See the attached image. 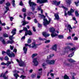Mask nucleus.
Masks as SVG:
<instances>
[{"label": "nucleus", "mask_w": 79, "mask_h": 79, "mask_svg": "<svg viewBox=\"0 0 79 79\" xmlns=\"http://www.w3.org/2000/svg\"><path fill=\"white\" fill-rule=\"evenodd\" d=\"M45 15L47 18H48L49 21H48L47 19H45V16H44V15H41L40 14H39V17L40 18V19H44L43 20V24L44 26H47L48 24H49L52 21V19L49 18L48 16L47 15V13H45Z\"/></svg>", "instance_id": "1"}, {"label": "nucleus", "mask_w": 79, "mask_h": 79, "mask_svg": "<svg viewBox=\"0 0 79 79\" xmlns=\"http://www.w3.org/2000/svg\"><path fill=\"white\" fill-rule=\"evenodd\" d=\"M50 31L51 33V35L52 37H54L58 36V34L55 33V30L54 28H49Z\"/></svg>", "instance_id": "2"}, {"label": "nucleus", "mask_w": 79, "mask_h": 79, "mask_svg": "<svg viewBox=\"0 0 79 79\" xmlns=\"http://www.w3.org/2000/svg\"><path fill=\"white\" fill-rule=\"evenodd\" d=\"M29 4L30 6H32L31 10H32L33 11H34V10H35V6H36L37 5L35 3L33 2H31V0H29Z\"/></svg>", "instance_id": "3"}, {"label": "nucleus", "mask_w": 79, "mask_h": 79, "mask_svg": "<svg viewBox=\"0 0 79 79\" xmlns=\"http://www.w3.org/2000/svg\"><path fill=\"white\" fill-rule=\"evenodd\" d=\"M23 31H26L25 34V36L27 35H31L32 34V32H31V31H28V30H27V28L26 27L23 28Z\"/></svg>", "instance_id": "4"}, {"label": "nucleus", "mask_w": 79, "mask_h": 79, "mask_svg": "<svg viewBox=\"0 0 79 79\" xmlns=\"http://www.w3.org/2000/svg\"><path fill=\"white\" fill-rule=\"evenodd\" d=\"M66 48L67 49V51H65L64 52L65 53H68V52H69V51L70 52H73V51H74L75 50H76V48H73L71 49V47L69 46L67 47Z\"/></svg>", "instance_id": "5"}, {"label": "nucleus", "mask_w": 79, "mask_h": 79, "mask_svg": "<svg viewBox=\"0 0 79 79\" xmlns=\"http://www.w3.org/2000/svg\"><path fill=\"white\" fill-rule=\"evenodd\" d=\"M17 61L18 63L19 64L20 66H25L26 65V63L22 61V60L20 59V60H19L18 59L16 60Z\"/></svg>", "instance_id": "6"}, {"label": "nucleus", "mask_w": 79, "mask_h": 79, "mask_svg": "<svg viewBox=\"0 0 79 79\" xmlns=\"http://www.w3.org/2000/svg\"><path fill=\"white\" fill-rule=\"evenodd\" d=\"M64 30L66 31L69 30V32L70 33L71 32V31L73 30V28L71 27V25L68 24L67 25H65Z\"/></svg>", "instance_id": "7"}, {"label": "nucleus", "mask_w": 79, "mask_h": 79, "mask_svg": "<svg viewBox=\"0 0 79 79\" xmlns=\"http://www.w3.org/2000/svg\"><path fill=\"white\" fill-rule=\"evenodd\" d=\"M10 50L8 49L7 51L6 52V53L7 54V55L9 56V57H10V58H11V57H15V54L14 53H12L11 54L10 53Z\"/></svg>", "instance_id": "8"}, {"label": "nucleus", "mask_w": 79, "mask_h": 79, "mask_svg": "<svg viewBox=\"0 0 79 79\" xmlns=\"http://www.w3.org/2000/svg\"><path fill=\"white\" fill-rule=\"evenodd\" d=\"M37 3L40 4L46 3H48V0H37Z\"/></svg>", "instance_id": "9"}, {"label": "nucleus", "mask_w": 79, "mask_h": 79, "mask_svg": "<svg viewBox=\"0 0 79 79\" xmlns=\"http://www.w3.org/2000/svg\"><path fill=\"white\" fill-rule=\"evenodd\" d=\"M37 58H35L34 59L33 61V62L34 63V66H37L39 64V62L37 61Z\"/></svg>", "instance_id": "10"}, {"label": "nucleus", "mask_w": 79, "mask_h": 79, "mask_svg": "<svg viewBox=\"0 0 79 79\" xmlns=\"http://www.w3.org/2000/svg\"><path fill=\"white\" fill-rule=\"evenodd\" d=\"M47 64H54L55 63V60H48L46 61Z\"/></svg>", "instance_id": "11"}, {"label": "nucleus", "mask_w": 79, "mask_h": 79, "mask_svg": "<svg viewBox=\"0 0 79 79\" xmlns=\"http://www.w3.org/2000/svg\"><path fill=\"white\" fill-rule=\"evenodd\" d=\"M14 73H16L14 74V76H15L16 79H18V77H19V75L18 74L19 73V72L17 71H15L13 72Z\"/></svg>", "instance_id": "12"}, {"label": "nucleus", "mask_w": 79, "mask_h": 79, "mask_svg": "<svg viewBox=\"0 0 79 79\" xmlns=\"http://www.w3.org/2000/svg\"><path fill=\"white\" fill-rule=\"evenodd\" d=\"M28 47L30 48H37V45L35 44V43L34 42L32 44V45L31 46V45H28Z\"/></svg>", "instance_id": "13"}, {"label": "nucleus", "mask_w": 79, "mask_h": 79, "mask_svg": "<svg viewBox=\"0 0 79 79\" xmlns=\"http://www.w3.org/2000/svg\"><path fill=\"white\" fill-rule=\"evenodd\" d=\"M52 3L54 5H55L56 6H58L60 4V3H61V2L59 1L58 2L56 1H52Z\"/></svg>", "instance_id": "14"}, {"label": "nucleus", "mask_w": 79, "mask_h": 79, "mask_svg": "<svg viewBox=\"0 0 79 79\" xmlns=\"http://www.w3.org/2000/svg\"><path fill=\"white\" fill-rule=\"evenodd\" d=\"M61 7L65 10V11H64V16H66L67 14L66 13V11H68V9L66 7H64V6H62Z\"/></svg>", "instance_id": "15"}, {"label": "nucleus", "mask_w": 79, "mask_h": 79, "mask_svg": "<svg viewBox=\"0 0 79 79\" xmlns=\"http://www.w3.org/2000/svg\"><path fill=\"white\" fill-rule=\"evenodd\" d=\"M42 62H44L42 64V66L44 67V68L45 69L46 68V67H45V66H46L47 64H46V62H45V60H42Z\"/></svg>", "instance_id": "16"}, {"label": "nucleus", "mask_w": 79, "mask_h": 79, "mask_svg": "<svg viewBox=\"0 0 79 79\" xmlns=\"http://www.w3.org/2000/svg\"><path fill=\"white\" fill-rule=\"evenodd\" d=\"M54 16L55 18L57 20H59V19H60V18L59 17V15H58V13H56L54 14Z\"/></svg>", "instance_id": "17"}, {"label": "nucleus", "mask_w": 79, "mask_h": 79, "mask_svg": "<svg viewBox=\"0 0 79 79\" xmlns=\"http://www.w3.org/2000/svg\"><path fill=\"white\" fill-rule=\"evenodd\" d=\"M57 45H56V44H55L52 46V48L53 50H55V51H56V50L57 49Z\"/></svg>", "instance_id": "18"}, {"label": "nucleus", "mask_w": 79, "mask_h": 79, "mask_svg": "<svg viewBox=\"0 0 79 79\" xmlns=\"http://www.w3.org/2000/svg\"><path fill=\"white\" fill-rule=\"evenodd\" d=\"M43 35L45 37H48L50 34H47L46 32H43Z\"/></svg>", "instance_id": "19"}, {"label": "nucleus", "mask_w": 79, "mask_h": 79, "mask_svg": "<svg viewBox=\"0 0 79 79\" xmlns=\"http://www.w3.org/2000/svg\"><path fill=\"white\" fill-rule=\"evenodd\" d=\"M23 50L24 52V53L25 54H26L27 53V48H26V46L24 47L23 48Z\"/></svg>", "instance_id": "20"}, {"label": "nucleus", "mask_w": 79, "mask_h": 79, "mask_svg": "<svg viewBox=\"0 0 79 79\" xmlns=\"http://www.w3.org/2000/svg\"><path fill=\"white\" fill-rule=\"evenodd\" d=\"M21 23H23L22 26H25V25H26V24H27L29 23V22L26 21L25 20L23 21Z\"/></svg>", "instance_id": "21"}, {"label": "nucleus", "mask_w": 79, "mask_h": 79, "mask_svg": "<svg viewBox=\"0 0 79 79\" xmlns=\"http://www.w3.org/2000/svg\"><path fill=\"white\" fill-rule=\"evenodd\" d=\"M39 72L38 73V75L39 76H40V75H42V69L40 68L39 69Z\"/></svg>", "instance_id": "22"}, {"label": "nucleus", "mask_w": 79, "mask_h": 79, "mask_svg": "<svg viewBox=\"0 0 79 79\" xmlns=\"http://www.w3.org/2000/svg\"><path fill=\"white\" fill-rule=\"evenodd\" d=\"M68 60L69 62H70V63H73V62H76L75 60L72 59V58L69 59H68Z\"/></svg>", "instance_id": "23"}, {"label": "nucleus", "mask_w": 79, "mask_h": 79, "mask_svg": "<svg viewBox=\"0 0 79 79\" xmlns=\"http://www.w3.org/2000/svg\"><path fill=\"white\" fill-rule=\"evenodd\" d=\"M16 29H13L11 31V33L12 34V35H14L16 34Z\"/></svg>", "instance_id": "24"}, {"label": "nucleus", "mask_w": 79, "mask_h": 79, "mask_svg": "<svg viewBox=\"0 0 79 79\" xmlns=\"http://www.w3.org/2000/svg\"><path fill=\"white\" fill-rule=\"evenodd\" d=\"M0 40L2 43H3L4 44H5V40L3 39V37H1L0 38Z\"/></svg>", "instance_id": "25"}, {"label": "nucleus", "mask_w": 79, "mask_h": 79, "mask_svg": "<svg viewBox=\"0 0 79 79\" xmlns=\"http://www.w3.org/2000/svg\"><path fill=\"white\" fill-rule=\"evenodd\" d=\"M8 71H6L5 73L3 75V77L5 79H8V77H6V73H7V74L8 73Z\"/></svg>", "instance_id": "26"}, {"label": "nucleus", "mask_w": 79, "mask_h": 79, "mask_svg": "<svg viewBox=\"0 0 79 79\" xmlns=\"http://www.w3.org/2000/svg\"><path fill=\"white\" fill-rule=\"evenodd\" d=\"M53 54H51L50 55H48L47 56V59H48V60L49 59H50L51 58H52V57L53 56Z\"/></svg>", "instance_id": "27"}, {"label": "nucleus", "mask_w": 79, "mask_h": 79, "mask_svg": "<svg viewBox=\"0 0 79 79\" xmlns=\"http://www.w3.org/2000/svg\"><path fill=\"white\" fill-rule=\"evenodd\" d=\"M14 42V41L13 40H11V41H8L7 42V44H12V43H13Z\"/></svg>", "instance_id": "28"}, {"label": "nucleus", "mask_w": 79, "mask_h": 79, "mask_svg": "<svg viewBox=\"0 0 79 79\" xmlns=\"http://www.w3.org/2000/svg\"><path fill=\"white\" fill-rule=\"evenodd\" d=\"M14 35H10L9 37V39L10 40H13L12 39H15V37H13Z\"/></svg>", "instance_id": "29"}, {"label": "nucleus", "mask_w": 79, "mask_h": 79, "mask_svg": "<svg viewBox=\"0 0 79 79\" xmlns=\"http://www.w3.org/2000/svg\"><path fill=\"white\" fill-rule=\"evenodd\" d=\"M38 55V54L37 53L33 54L32 55V56H31L32 58H34L35 56H37Z\"/></svg>", "instance_id": "30"}, {"label": "nucleus", "mask_w": 79, "mask_h": 79, "mask_svg": "<svg viewBox=\"0 0 79 79\" xmlns=\"http://www.w3.org/2000/svg\"><path fill=\"white\" fill-rule=\"evenodd\" d=\"M66 1L67 5H69L71 4V0H66Z\"/></svg>", "instance_id": "31"}, {"label": "nucleus", "mask_w": 79, "mask_h": 79, "mask_svg": "<svg viewBox=\"0 0 79 79\" xmlns=\"http://www.w3.org/2000/svg\"><path fill=\"white\" fill-rule=\"evenodd\" d=\"M6 64V66H9V64H11V62L7 61Z\"/></svg>", "instance_id": "32"}, {"label": "nucleus", "mask_w": 79, "mask_h": 79, "mask_svg": "<svg viewBox=\"0 0 79 79\" xmlns=\"http://www.w3.org/2000/svg\"><path fill=\"white\" fill-rule=\"evenodd\" d=\"M64 79H69V77L68 76L66 75H65V76L64 77Z\"/></svg>", "instance_id": "33"}, {"label": "nucleus", "mask_w": 79, "mask_h": 79, "mask_svg": "<svg viewBox=\"0 0 79 79\" xmlns=\"http://www.w3.org/2000/svg\"><path fill=\"white\" fill-rule=\"evenodd\" d=\"M75 14L76 16H79V13H78V12H77V10H76L75 11Z\"/></svg>", "instance_id": "34"}, {"label": "nucleus", "mask_w": 79, "mask_h": 79, "mask_svg": "<svg viewBox=\"0 0 79 79\" xmlns=\"http://www.w3.org/2000/svg\"><path fill=\"white\" fill-rule=\"evenodd\" d=\"M58 38L60 39H63V35H59Z\"/></svg>", "instance_id": "35"}, {"label": "nucleus", "mask_w": 79, "mask_h": 79, "mask_svg": "<svg viewBox=\"0 0 79 79\" xmlns=\"http://www.w3.org/2000/svg\"><path fill=\"white\" fill-rule=\"evenodd\" d=\"M3 36L4 37H8V35L7 34L5 33L3 34Z\"/></svg>", "instance_id": "36"}, {"label": "nucleus", "mask_w": 79, "mask_h": 79, "mask_svg": "<svg viewBox=\"0 0 79 79\" xmlns=\"http://www.w3.org/2000/svg\"><path fill=\"white\" fill-rule=\"evenodd\" d=\"M68 13L69 16H72V13L70 11H68Z\"/></svg>", "instance_id": "37"}, {"label": "nucleus", "mask_w": 79, "mask_h": 79, "mask_svg": "<svg viewBox=\"0 0 79 79\" xmlns=\"http://www.w3.org/2000/svg\"><path fill=\"white\" fill-rule=\"evenodd\" d=\"M73 20H74V21H75L76 23H75V24H77V21H76V18L74 17H73Z\"/></svg>", "instance_id": "38"}, {"label": "nucleus", "mask_w": 79, "mask_h": 79, "mask_svg": "<svg viewBox=\"0 0 79 79\" xmlns=\"http://www.w3.org/2000/svg\"><path fill=\"white\" fill-rule=\"evenodd\" d=\"M20 78H22V79H24V78H26V76L23 75H22L20 77Z\"/></svg>", "instance_id": "39"}, {"label": "nucleus", "mask_w": 79, "mask_h": 79, "mask_svg": "<svg viewBox=\"0 0 79 79\" xmlns=\"http://www.w3.org/2000/svg\"><path fill=\"white\" fill-rule=\"evenodd\" d=\"M10 21H13V19H14V17H9Z\"/></svg>", "instance_id": "40"}, {"label": "nucleus", "mask_w": 79, "mask_h": 79, "mask_svg": "<svg viewBox=\"0 0 79 79\" xmlns=\"http://www.w3.org/2000/svg\"><path fill=\"white\" fill-rule=\"evenodd\" d=\"M28 44H31V39H29L27 40Z\"/></svg>", "instance_id": "41"}, {"label": "nucleus", "mask_w": 79, "mask_h": 79, "mask_svg": "<svg viewBox=\"0 0 79 79\" xmlns=\"http://www.w3.org/2000/svg\"><path fill=\"white\" fill-rule=\"evenodd\" d=\"M6 5L7 6H10L11 5V4L10 3V2H7L6 3Z\"/></svg>", "instance_id": "42"}, {"label": "nucleus", "mask_w": 79, "mask_h": 79, "mask_svg": "<svg viewBox=\"0 0 79 79\" xmlns=\"http://www.w3.org/2000/svg\"><path fill=\"white\" fill-rule=\"evenodd\" d=\"M69 66V64H68L67 63H64V64H63V66Z\"/></svg>", "instance_id": "43"}, {"label": "nucleus", "mask_w": 79, "mask_h": 79, "mask_svg": "<svg viewBox=\"0 0 79 79\" xmlns=\"http://www.w3.org/2000/svg\"><path fill=\"white\" fill-rule=\"evenodd\" d=\"M74 55V53H73L72 54H70L69 55V57L71 58Z\"/></svg>", "instance_id": "44"}, {"label": "nucleus", "mask_w": 79, "mask_h": 79, "mask_svg": "<svg viewBox=\"0 0 79 79\" xmlns=\"http://www.w3.org/2000/svg\"><path fill=\"white\" fill-rule=\"evenodd\" d=\"M10 48L11 50H13V48H14V46H13L10 45Z\"/></svg>", "instance_id": "45"}, {"label": "nucleus", "mask_w": 79, "mask_h": 79, "mask_svg": "<svg viewBox=\"0 0 79 79\" xmlns=\"http://www.w3.org/2000/svg\"><path fill=\"white\" fill-rule=\"evenodd\" d=\"M31 77L32 78H34V77H35V74H32L31 75Z\"/></svg>", "instance_id": "46"}, {"label": "nucleus", "mask_w": 79, "mask_h": 79, "mask_svg": "<svg viewBox=\"0 0 79 79\" xmlns=\"http://www.w3.org/2000/svg\"><path fill=\"white\" fill-rule=\"evenodd\" d=\"M50 42V40H47L46 41H45V44H47V43H49Z\"/></svg>", "instance_id": "47"}, {"label": "nucleus", "mask_w": 79, "mask_h": 79, "mask_svg": "<svg viewBox=\"0 0 79 79\" xmlns=\"http://www.w3.org/2000/svg\"><path fill=\"white\" fill-rule=\"evenodd\" d=\"M15 1L14 0L12 1V5L13 6H15Z\"/></svg>", "instance_id": "48"}, {"label": "nucleus", "mask_w": 79, "mask_h": 79, "mask_svg": "<svg viewBox=\"0 0 79 79\" xmlns=\"http://www.w3.org/2000/svg\"><path fill=\"white\" fill-rule=\"evenodd\" d=\"M75 5L76 6H77L79 5V2H75Z\"/></svg>", "instance_id": "49"}, {"label": "nucleus", "mask_w": 79, "mask_h": 79, "mask_svg": "<svg viewBox=\"0 0 79 79\" xmlns=\"http://www.w3.org/2000/svg\"><path fill=\"white\" fill-rule=\"evenodd\" d=\"M5 60H6V61H7V60H9V59L8 58V56H6L5 57Z\"/></svg>", "instance_id": "50"}, {"label": "nucleus", "mask_w": 79, "mask_h": 79, "mask_svg": "<svg viewBox=\"0 0 79 79\" xmlns=\"http://www.w3.org/2000/svg\"><path fill=\"white\" fill-rule=\"evenodd\" d=\"M26 8H23L22 9V11L23 12H26Z\"/></svg>", "instance_id": "51"}, {"label": "nucleus", "mask_w": 79, "mask_h": 79, "mask_svg": "<svg viewBox=\"0 0 79 79\" xmlns=\"http://www.w3.org/2000/svg\"><path fill=\"white\" fill-rule=\"evenodd\" d=\"M74 40H78V38L77 37H75Z\"/></svg>", "instance_id": "52"}, {"label": "nucleus", "mask_w": 79, "mask_h": 79, "mask_svg": "<svg viewBox=\"0 0 79 79\" xmlns=\"http://www.w3.org/2000/svg\"><path fill=\"white\" fill-rule=\"evenodd\" d=\"M50 75L51 76L52 78H54V74L53 73H51Z\"/></svg>", "instance_id": "53"}, {"label": "nucleus", "mask_w": 79, "mask_h": 79, "mask_svg": "<svg viewBox=\"0 0 79 79\" xmlns=\"http://www.w3.org/2000/svg\"><path fill=\"white\" fill-rule=\"evenodd\" d=\"M1 65H6V64L4 62H2L1 64Z\"/></svg>", "instance_id": "54"}, {"label": "nucleus", "mask_w": 79, "mask_h": 79, "mask_svg": "<svg viewBox=\"0 0 79 79\" xmlns=\"http://www.w3.org/2000/svg\"><path fill=\"white\" fill-rule=\"evenodd\" d=\"M48 52V51H47V50H46L44 51V54H47Z\"/></svg>", "instance_id": "55"}, {"label": "nucleus", "mask_w": 79, "mask_h": 79, "mask_svg": "<svg viewBox=\"0 0 79 79\" xmlns=\"http://www.w3.org/2000/svg\"><path fill=\"white\" fill-rule=\"evenodd\" d=\"M5 0H2V1L0 2V4H2L3 2H5Z\"/></svg>", "instance_id": "56"}, {"label": "nucleus", "mask_w": 79, "mask_h": 79, "mask_svg": "<svg viewBox=\"0 0 79 79\" xmlns=\"http://www.w3.org/2000/svg\"><path fill=\"white\" fill-rule=\"evenodd\" d=\"M70 11L71 12V13H73V12H74V10H73V9H71L70 10Z\"/></svg>", "instance_id": "57"}, {"label": "nucleus", "mask_w": 79, "mask_h": 79, "mask_svg": "<svg viewBox=\"0 0 79 79\" xmlns=\"http://www.w3.org/2000/svg\"><path fill=\"white\" fill-rule=\"evenodd\" d=\"M13 52H15V53H16L17 52V49H14L13 50Z\"/></svg>", "instance_id": "58"}, {"label": "nucleus", "mask_w": 79, "mask_h": 79, "mask_svg": "<svg viewBox=\"0 0 79 79\" xmlns=\"http://www.w3.org/2000/svg\"><path fill=\"white\" fill-rule=\"evenodd\" d=\"M41 7H38V10H39V11H40V10H41Z\"/></svg>", "instance_id": "59"}, {"label": "nucleus", "mask_w": 79, "mask_h": 79, "mask_svg": "<svg viewBox=\"0 0 79 79\" xmlns=\"http://www.w3.org/2000/svg\"><path fill=\"white\" fill-rule=\"evenodd\" d=\"M33 31H34V32H35V31H36V30H35V28L34 27H33Z\"/></svg>", "instance_id": "60"}, {"label": "nucleus", "mask_w": 79, "mask_h": 79, "mask_svg": "<svg viewBox=\"0 0 79 79\" xmlns=\"http://www.w3.org/2000/svg\"><path fill=\"white\" fill-rule=\"evenodd\" d=\"M20 5H21V6H23V2H22V1H21L20 2Z\"/></svg>", "instance_id": "61"}, {"label": "nucleus", "mask_w": 79, "mask_h": 79, "mask_svg": "<svg viewBox=\"0 0 79 79\" xmlns=\"http://www.w3.org/2000/svg\"><path fill=\"white\" fill-rule=\"evenodd\" d=\"M67 39H68V40L71 39V36L68 37L67 38Z\"/></svg>", "instance_id": "62"}, {"label": "nucleus", "mask_w": 79, "mask_h": 79, "mask_svg": "<svg viewBox=\"0 0 79 79\" xmlns=\"http://www.w3.org/2000/svg\"><path fill=\"white\" fill-rule=\"evenodd\" d=\"M69 45H70L71 46H73V44L71 43H69L68 44Z\"/></svg>", "instance_id": "63"}, {"label": "nucleus", "mask_w": 79, "mask_h": 79, "mask_svg": "<svg viewBox=\"0 0 79 79\" xmlns=\"http://www.w3.org/2000/svg\"><path fill=\"white\" fill-rule=\"evenodd\" d=\"M6 10H7V11L8 10H9V8L8 7H5Z\"/></svg>", "instance_id": "64"}]
</instances>
